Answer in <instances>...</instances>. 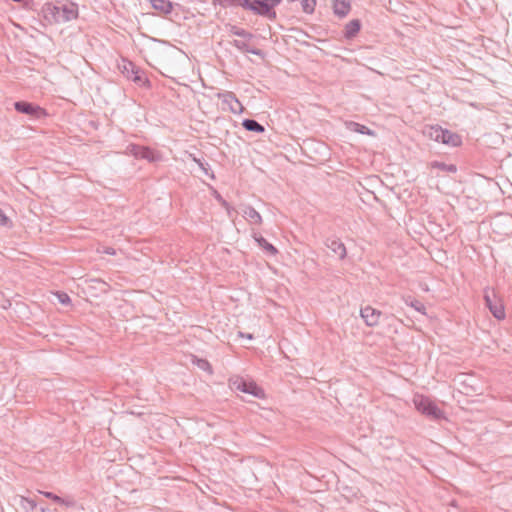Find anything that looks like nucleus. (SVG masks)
I'll return each mask as SVG.
<instances>
[{
  "label": "nucleus",
  "instance_id": "obj_29",
  "mask_svg": "<svg viewBox=\"0 0 512 512\" xmlns=\"http://www.w3.org/2000/svg\"><path fill=\"white\" fill-rule=\"evenodd\" d=\"M350 125L352 126L353 131L358 132L360 134H364V135H372L373 134V132L365 125H362V124H359L356 122H351Z\"/></svg>",
  "mask_w": 512,
  "mask_h": 512
},
{
  "label": "nucleus",
  "instance_id": "obj_2",
  "mask_svg": "<svg viewBox=\"0 0 512 512\" xmlns=\"http://www.w3.org/2000/svg\"><path fill=\"white\" fill-rule=\"evenodd\" d=\"M427 135L434 141L451 146L458 147L462 144V138L459 134L440 126H431Z\"/></svg>",
  "mask_w": 512,
  "mask_h": 512
},
{
  "label": "nucleus",
  "instance_id": "obj_5",
  "mask_svg": "<svg viewBox=\"0 0 512 512\" xmlns=\"http://www.w3.org/2000/svg\"><path fill=\"white\" fill-rule=\"evenodd\" d=\"M255 15L266 18L270 21L277 19L275 8L281 3V0H253Z\"/></svg>",
  "mask_w": 512,
  "mask_h": 512
},
{
  "label": "nucleus",
  "instance_id": "obj_7",
  "mask_svg": "<svg viewBox=\"0 0 512 512\" xmlns=\"http://www.w3.org/2000/svg\"><path fill=\"white\" fill-rule=\"evenodd\" d=\"M14 109L20 113L30 116L33 119L39 120L48 116L46 109L42 108L38 104L28 101H16L13 104Z\"/></svg>",
  "mask_w": 512,
  "mask_h": 512
},
{
  "label": "nucleus",
  "instance_id": "obj_28",
  "mask_svg": "<svg viewBox=\"0 0 512 512\" xmlns=\"http://www.w3.org/2000/svg\"><path fill=\"white\" fill-rule=\"evenodd\" d=\"M193 364H195L199 369L208 372L209 374L213 373V369L211 364L206 360L202 358H198L196 356H193L192 359Z\"/></svg>",
  "mask_w": 512,
  "mask_h": 512
},
{
  "label": "nucleus",
  "instance_id": "obj_12",
  "mask_svg": "<svg viewBox=\"0 0 512 512\" xmlns=\"http://www.w3.org/2000/svg\"><path fill=\"white\" fill-rule=\"evenodd\" d=\"M360 315L367 326L374 327L379 323L382 312L368 305L361 308Z\"/></svg>",
  "mask_w": 512,
  "mask_h": 512
},
{
  "label": "nucleus",
  "instance_id": "obj_18",
  "mask_svg": "<svg viewBox=\"0 0 512 512\" xmlns=\"http://www.w3.org/2000/svg\"><path fill=\"white\" fill-rule=\"evenodd\" d=\"M153 9L161 14L169 15L174 9V3L170 0H150Z\"/></svg>",
  "mask_w": 512,
  "mask_h": 512
},
{
  "label": "nucleus",
  "instance_id": "obj_36",
  "mask_svg": "<svg viewBox=\"0 0 512 512\" xmlns=\"http://www.w3.org/2000/svg\"><path fill=\"white\" fill-rule=\"evenodd\" d=\"M98 282L102 283V284H106L105 281H102V280H97Z\"/></svg>",
  "mask_w": 512,
  "mask_h": 512
},
{
  "label": "nucleus",
  "instance_id": "obj_21",
  "mask_svg": "<svg viewBox=\"0 0 512 512\" xmlns=\"http://www.w3.org/2000/svg\"><path fill=\"white\" fill-rule=\"evenodd\" d=\"M254 239L257 244L269 255H276L278 253L277 248L269 243L262 235L254 234Z\"/></svg>",
  "mask_w": 512,
  "mask_h": 512
},
{
  "label": "nucleus",
  "instance_id": "obj_10",
  "mask_svg": "<svg viewBox=\"0 0 512 512\" xmlns=\"http://www.w3.org/2000/svg\"><path fill=\"white\" fill-rule=\"evenodd\" d=\"M214 6L219 5L222 8L241 7L255 15L253 0H212Z\"/></svg>",
  "mask_w": 512,
  "mask_h": 512
},
{
  "label": "nucleus",
  "instance_id": "obj_6",
  "mask_svg": "<svg viewBox=\"0 0 512 512\" xmlns=\"http://www.w3.org/2000/svg\"><path fill=\"white\" fill-rule=\"evenodd\" d=\"M485 306L491 314L498 320H503L506 316L503 304L499 301L494 289L486 288L484 290Z\"/></svg>",
  "mask_w": 512,
  "mask_h": 512
},
{
  "label": "nucleus",
  "instance_id": "obj_1",
  "mask_svg": "<svg viewBox=\"0 0 512 512\" xmlns=\"http://www.w3.org/2000/svg\"><path fill=\"white\" fill-rule=\"evenodd\" d=\"M118 68L124 77L133 81L138 86L146 88L151 87V82L146 77L145 72L132 61L128 59H122L118 64Z\"/></svg>",
  "mask_w": 512,
  "mask_h": 512
},
{
  "label": "nucleus",
  "instance_id": "obj_32",
  "mask_svg": "<svg viewBox=\"0 0 512 512\" xmlns=\"http://www.w3.org/2000/svg\"><path fill=\"white\" fill-rule=\"evenodd\" d=\"M10 223V219L5 215L3 210L0 208V226L7 227Z\"/></svg>",
  "mask_w": 512,
  "mask_h": 512
},
{
  "label": "nucleus",
  "instance_id": "obj_9",
  "mask_svg": "<svg viewBox=\"0 0 512 512\" xmlns=\"http://www.w3.org/2000/svg\"><path fill=\"white\" fill-rule=\"evenodd\" d=\"M127 153L136 159H145L151 163L160 160V155L155 150L138 144H129L127 146Z\"/></svg>",
  "mask_w": 512,
  "mask_h": 512
},
{
  "label": "nucleus",
  "instance_id": "obj_19",
  "mask_svg": "<svg viewBox=\"0 0 512 512\" xmlns=\"http://www.w3.org/2000/svg\"><path fill=\"white\" fill-rule=\"evenodd\" d=\"M350 9L351 5L349 0H334L333 11L338 17L343 18L347 16Z\"/></svg>",
  "mask_w": 512,
  "mask_h": 512
},
{
  "label": "nucleus",
  "instance_id": "obj_20",
  "mask_svg": "<svg viewBox=\"0 0 512 512\" xmlns=\"http://www.w3.org/2000/svg\"><path fill=\"white\" fill-rule=\"evenodd\" d=\"M243 216L248 219L252 224L260 225L262 217L258 211L250 205H246L242 210Z\"/></svg>",
  "mask_w": 512,
  "mask_h": 512
},
{
  "label": "nucleus",
  "instance_id": "obj_27",
  "mask_svg": "<svg viewBox=\"0 0 512 512\" xmlns=\"http://www.w3.org/2000/svg\"><path fill=\"white\" fill-rule=\"evenodd\" d=\"M431 167L439 169L441 171L449 172V173H456L457 172L456 165H454V164H446V163L440 162V161H433L431 163Z\"/></svg>",
  "mask_w": 512,
  "mask_h": 512
},
{
  "label": "nucleus",
  "instance_id": "obj_14",
  "mask_svg": "<svg viewBox=\"0 0 512 512\" xmlns=\"http://www.w3.org/2000/svg\"><path fill=\"white\" fill-rule=\"evenodd\" d=\"M41 13L43 15V18L50 24L61 22V17L59 14V6H57V5H54L50 2L45 3L42 6Z\"/></svg>",
  "mask_w": 512,
  "mask_h": 512
},
{
  "label": "nucleus",
  "instance_id": "obj_11",
  "mask_svg": "<svg viewBox=\"0 0 512 512\" xmlns=\"http://www.w3.org/2000/svg\"><path fill=\"white\" fill-rule=\"evenodd\" d=\"M218 97L222 99L224 104L229 106L231 113L240 114L243 112L244 107L233 92L226 91L224 93L218 94Z\"/></svg>",
  "mask_w": 512,
  "mask_h": 512
},
{
  "label": "nucleus",
  "instance_id": "obj_35",
  "mask_svg": "<svg viewBox=\"0 0 512 512\" xmlns=\"http://www.w3.org/2000/svg\"><path fill=\"white\" fill-rule=\"evenodd\" d=\"M106 253L111 254V255H114V254H115V251H114V249L110 248V249H108V250L106 251Z\"/></svg>",
  "mask_w": 512,
  "mask_h": 512
},
{
  "label": "nucleus",
  "instance_id": "obj_3",
  "mask_svg": "<svg viewBox=\"0 0 512 512\" xmlns=\"http://www.w3.org/2000/svg\"><path fill=\"white\" fill-rule=\"evenodd\" d=\"M413 402L415 408L421 414L433 420H441L445 418L444 412L430 398L423 395H417L414 397Z\"/></svg>",
  "mask_w": 512,
  "mask_h": 512
},
{
  "label": "nucleus",
  "instance_id": "obj_26",
  "mask_svg": "<svg viewBox=\"0 0 512 512\" xmlns=\"http://www.w3.org/2000/svg\"><path fill=\"white\" fill-rule=\"evenodd\" d=\"M403 300L406 305L414 308L416 311L421 312L422 314H425L426 308L422 302L416 300L412 296L403 297Z\"/></svg>",
  "mask_w": 512,
  "mask_h": 512
},
{
  "label": "nucleus",
  "instance_id": "obj_13",
  "mask_svg": "<svg viewBox=\"0 0 512 512\" xmlns=\"http://www.w3.org/2000/svg\"><path fill=\"white\" fill-rule=\"evenodd\" d=\"M326 247L336 255L340 260L347 256V250L344 243L337 237H328L325 241Z\"/></svg>",
  "mask_w": 512,
  "mask_h": 512
},
{
  "label": "nucleus",
  "instance_id": "obj_17",
  "mask_svg": "<svg viewBox=\"0 0 512 512\" xmlns=\"http://www.w3.org/2000/svg\"><path fill=\"white\" fill-rule=\"evenodd\" d=\"M231 44L241 52L251 53L264 58V52L259 48L250 47L247 40H233Z\"/></svg>",
  "mask_w": 512,
  "mask_h": 512
},
{
  "label": "nucleus",
  "instance_id": "obj_22",
  "mask_svg": "<svg viewBox=\"0 0 512 512\" xmlns=\"http://www.w3.org/2000/svg\"><path fill=\"white\" fill-rule=\"evenodd\" d=\"M242 126L245 130L255 133H263L265 127L255 119L246 118L242 121Z\"/></svg>",
  "mask_w": 512,
  "mask_h": 512
},
{
  "label": "nucleus",
  "instance_id": "obj_15",
  "mask_svg": "<svg viewBox=\"0 0 512 512\" xmlns=\"http://www.w3.org/2000/svg\"><path fill=\"white\" fill-rule=\"evenodd\" d=\"M61 22H68L78 18V6L75 3L59 6Z\"/></svg>",
  "mask_w": 512,
  "mask_h": 512
},
{
  "label": "nucleus",
  "instance_id": "obj_8",
  "mask_svg": "<svg viewBox=\"0 0 512 512\" xmlns=\"http://www.w3.org/2000/svg\"><path fill=\"white\" fill-rule=\"evenodd\" d=\"M492 230L495 234L508 236L512 234V215L501 213L494 217L491 222Z\"/></svg>",
  "mask_w": 512,
  "mask_h": 512
},
{
  "label": "nucleus",
  "instance_id": "obj_33",
  "mask_svg": "<svg viewBox=\"0 0 512 512\" xmlns=\"http://www.w3.org/2000/svg\"><path fill=\"white\" fill-rule=\"evenodd\" d=\"M58 299H59V302L64 305L71 303L70 297L68 296V294H66L64 292L58 293Z\"/></svg>",
  "mask_w": 512,
  "mask_h": 512
},
{
  "label": "nucleus",
  "instance_id": "obj_25",
  "mask_svg": "<svg viewBox=\"0 0 512 512\" xmlns=\"http://www.w3.org/2000/svg\"><path fill=\"white\" fill-rule=\"evenodd\" d=\"M229 32L235 36L242 37L247 41H250L254 38V35L251 32L236 25H230Z\"/></svg>",
  "mask_w": 512,
  "mask_h": 512
},
{
  "label": "nucleus",
  "instance_id": "obj_34",
  "mask_svg": "<svg viewBox=\"0 0 512 512\" xmlns=\"http://www.w3.org/2000/svg\"><path fill=\"white\" fill-rule=\"evenodd\" d=\"M239 336L240 337H245V338L250 339V340L253 339V335L250 334V333L239 332Z\"/></svg>",
  "mask_w": 512,
  "mask_h": 512
},
{
  "label": "nucleus",
  "instance_id": "obj_24",
  "mask_svg": "<svg viewBox=\"0 0 512 512\" xmlns=\"http://www.w3.org/2000/svg\"><path fill=\"white\" fill-rule=\"evenodd\" d=\"M21 504L27 512H45V508L43 506L38 507L36 501L32 498L23 497Z\"/></svg>",
  "mask_w": 512,
  "mask_h": 512
},
{
  "label": "nucleus",
  "instance_id": "obj_4",
  "mask_svg": "<svg viewBox=\"0 0 512 512\" xmlns=\"http://www.w3.org/2000/svg\"><path fill=\"white\" fill-rule=\"evenodd\" d=\"M230 387L233 390L252 395L259 399H264L266 396L264 390L258 386L256 382L240 376L230 379Z\"/></svg>",
  "mask_w": 512,
  "mask_h": 512
},
{
  "label": "nucleus",
  "instance_id": "obj_31",
  "mask_svg": "<svg viewBox=\"0 0 512 512\" xmlns=\"http://www.w3.org/2000/svg\"><path fill=\"white\" fill-rule=\"evenodd\" d=\"M193 160L199 165V167L204 171V173L207 176H210L211 178H214V174L213 173L209 174V172H208L209 164L207 162H204V161H202L200 159H197V158H194Z\"/></svg>",
  "mask_w": 512,
  "mask_h": 512
},
{
  "label": "nucleus",
  "instance_id": "obj_30",
  "mask_svg": "<svg viewBox=\"0 0 512 512\" xmlns=\"http://www.w3.org/2000/svg\"><path fill=\"white\" fill-rule=\"evenodd\" d=\"M214 197L218 203L227 210L228 214H230L233 208L229 205V203L217 191L214 192Z\"/></svg>",
  "mask_w": 512,
  "mask_h": 512
},
{
  "label": "nucleus",
  "instance_id": "obj_16",
  "mask_svg": "<svg viewBox=\"0 0 512 512\" xmlns=\"http://www.w3.org/2000/svg\"><path fill=\"white\" fill-rule=\"evenodd\" d=\"M361 21L359 19H352L343 29V36L346 40L354 39L361 29Z\"/></svg>",
  "mask_w": 512,
  "mask_h": 512
},
{
  "label": "nucleus",
  "instance_id": "obj_23",
  "mask_svg": "<svg viewBox=\"0 0 512 512\" xmlns=\"http://www.w3.org/2000/svg\"><path fill=\"white\" fill-rule=\"evenodd\" d=\"M41 494H43L46 498H49L60 505L74 507L76 504V502L73 499H65L52 492H41Z\"/></svg>",
  "mask_w": 512,
  "mask_h": 512
}]
</instances>
